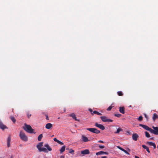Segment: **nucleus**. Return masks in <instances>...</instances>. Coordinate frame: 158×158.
<instances>
[{
  "label": "nucleus",
  "mask_w": 158,
  "mask_h": 158,
  "mask_svg": "<svg viewBox=\"0 0 158 158\" xmlns=\"http://www.w3.org/2000/svg\"><path fill=\"white\" fill-rule=\"evenodd\" d=\"M98 147L99 148H105V146H101L100 145H98Z\"/></svg>",
  "instance_id": "35"
},
{
  "label": "nucleus",
  "mask_w": 158,
  "mask_h": 158,
  "mask_svg": "<svg viewBox=\"0 0 158 158\" xmlns=\"http://www.w3.org/2000/svg\"><path fill=\"white\" fill-rule=\"evenodd\" d=\"M19 136L20 139L24 141H27L28 140L27 137L22 131H20Z\"/></svg>",
  "instance_id": "3"
},
{
  "label": "nucleus",
  "mask_w": 158,
  "mask_h": 158,
  "mask_svg": "<svg viewBox=\"0 0 158 158\" xmlns=\"http://www.w3.org/2000/svg\"><path fill=\"white\" fill-rule=\"evenodd\" d=\"M127 150H128V151L129 152H130V150L129 148H128V149H127Z\"/></svg>",
  "instance_id": "46"
},
{
  "label": "nucleus",
  "mask_w": 158,
  "mask_h": 158,
  "mask_svg": "<svg viewBox=\"0 0 158 158\" xmlns=\"http://www.w3.org/2000/svg\"><path fill=\"white\" fill-rule=\"evenodd\" d=\"M119 112L123 114H124L125 113V111H124V109L125 108L123 107H119Z\"/></svg>",
  "instance_id": "18"
},
{
  "label": "nucleus",
  "mask_w": 158,
  "mask_h": 158,
  "mask_svg": "<svg viewBox=\"0 0 158 158\" xmlns=\"http://www.w3.org/2000/svg\"><path fill=\"white\" fill-rule=\"evenodd\" d=\"M142 147L144 148V149H145L148 152V153H150V151L149 150V148H148V147H147V146H146V145H142Z\"/></svg>",
  "instance_id": "20"
},
{
  "label": "nucleus",
  "mask_w": 158,
  "mask_h": 158,
  "mask_svg": "<svg viewBox=\"0 0 158 158\" xmlns=\"http://www.w3.org/2000/svg\"><path fill=\"white\" fill-rule=\"evenodd\" d=\"M144 115L145 117L146 118L147 120V121H148V116H147V115L146 114H144Z\"/></svg>",
  "instance_id": "34"
},
{
  "label": "nucleus",
  "mask_w": 158,
  "mask_h": 158,
  "mask_svg": "<svg viewBox=\"0 0 158 158\" xmlns=\"http://www.w3.org/2000/svg\"><path fill=\"white\" fill-rule=\"evenodd\" d=\"M107 157L106 156H104L101 157V158H106Z\"/></svg>",
  "instance_id": "44"
},
{
  "label": "nucleus",
  "mask_w": 158,
  "mask_h": 158,
  "mask_svg": "<svg viewBox=\"0 0 158 158\" xmlns=\"http://www.w3.org/2000/svg\"><path fill=\"white\" fill-rule=\"evenodd\" d=\"M150 139L152 140L153 139V137L150 138Z\"/></svg>",
  "instance_id": "47"
},
{
  "label": "nucleus",
  "mask_w": 158,
  "mask_h": 158,
  "mask_svg": "<svg viewBox=\"0 0 158 158\" xmlns=\"http://www.w3.org/2000/svg\"><path fill=\"white\" fill-rule=\"evenodd\" d=\"M44 147L46 148V149L48 151H51L52 150V149L51 148L49 145L48 144H46L44 145Z\"/></svg>",
  "instance_id": "15"
},
{
  "label": "nucleus",
  "mask_w": 158,
  "mask_h": 158,
  "mask_svg": "<svg viewBox=\"0 0 158 158\" xmlns=\"http://www.w3.org/2000/svg\"><path fill=\"white\" fill-rule=\"evenodd\" d=\"M82 141L85 142H86L89 141L88 138L86 136H85L83 135H82Z\"/></svg>",
  "instance_id": "12"
},
{
  "label": "nucleus",
  "mask_w": 158,
  "mask_h": 158,
  "mask_svg": "<svg viewBox=\"0 0 158 158\" xmlns=\"http://www.w3.org/2000/svg\"><path fill=\"white\" fill-rule=\"evenodd\" d=\"M152 128L153 129H151V133L156 135H158V127L152 126Z\"/></svg>",
  "instance_id": "6"
},
{
  "label": "nucleus",
  "mask_w": 158,
  "mask_h": 158,
  "mask_svg": "<svg viewBox=\"0 0 158 158\" xmlns=\"http://www.w3.org/2000/svg\"><path fill=\"white\" fill-rule=\"evenodd\" d=\"M0 128L2 130H4L6 128H7L6 126L4 125L2 122L0 121Z\"/></svg>",
  "instance_id": "11"
},
{
  "label": "nucleus",
  "mask_w": 158,
  "mask_h": 158,
  "mask_svg": "<svg viewBox=\"0 0 158 158\" xmlns=\"http://www.w3.org/2000/svg\"><path fill=\"white\" fill-rule=\"evenodd\" d=\"M31 116V114L29 115V114H27V117L28 118H29Z\"/></svg>",
  "instance_id": "42"
},
{
  "label": "nucleus",
  "mask_w": 158,
  "mask_h": 158,
  "mask_svg": "<svg viewBox=\"0 0 158 158\" xmlns=\"http://www.w3.org/2000/svg\"><path fill=\"white\" fill-rule=\"evenodd\" d=\"M67 149H68V150L69 149V148H67L66 149V150H67Z\"/></svg>",
  "instance_id": "49"
},
{
  "label": "nucleus",
  "mask_w": 158,
  "mask_h": 158,
  "mask_svg": "<svg viewBox=\"0 0 158 158\" xmlns=\"http://www.w3.org/2000/svg\"><path fill=\"white\" fill-rule=\"evenodd\" d=\"M95 126L96 127L99 128L100 129L103 130L105 129V127L103 125L100 124H99L97 123H95Z\"/></svg>",
  "instance_id": "7"
},
{
  "label": "nucleus",
  "mask_w": 158,
  "mask_h": 158,
  "mask_svg": "<svg viewBox=\"0 0 158 158\" xmlns=\"http://www.w3.org/2000/svg\"><path fill=\"white\" fill-rule=\"evenodd\" d=\"M86 129L91 132L96 134H98L100 133V131L99 130L95 128H87Z\"/></svg>",
  "instance_id": "4"
},
{
  "label": "nucleus",
  "mask_w": 158,
  "mask_h": 158,
  "mask_svg": "<svg viewBox=\"0 0 158 158\" xmlns=\"http://www.w3.org/2000/svg\"><path fill=\"white\" fill-rule=\"evenodd\" d=\"M58 143H59V144H60V145H63V143H62V142L60 141L59 140L58 141Z\"/></svg>",
  "instance_id": "36"
},
{
  "label": "nucleus",
  "mask_w": 158,
  "mask_h": 158,
  "mask_svg": "<svg viewBox=\"0 0 158 158\" xmlns=\"http://www.w3.org/2000/svg\"><path fill=\"white\" fill-rule=\"evenodd\" d=\"M135 158H139V157L138 156H135Z\"/></svg>",
  "instance_id": "45"
},
{
  "label": "nucleus",
  "mask_w": 158,
  "mask_h": 158,
  "mask_svg": "<svg viewBox=\"0 0 158 158\" xmlns=\"http://www.w3.org/2000/svg\"><path fill=\"white\" fill-rule=\"evenodd\" d=\"M139 125L143 127L144 129L146 130L149 131L150 132H151V128H149L148 126L142 124H140Z\"/></svg>",
  "instance_id": "8"
},
{
  "label": "nucleus",
  "mask_w": 158,
  "mask_h": 158,
  "mask_svg": "<svg viewBox=\"0 0 158 158\" xmlns=\"http://www.w3.org/2000/svg\"><path fill=\"white\" fill-rule=\"evenodd\" d=\"M53 140L55 141L57 143H58V141H59V140H57L56 138H54Z\"/></svg>",
  "instance_id": "37"
},
{
  "label": "nucleus",
  "mask_w": 158,
  "mask_h": 158,
  "mask_svg": "<svg viewBox=\"0 0 158 158\" xmlns=\"http://www.w3.org/2000/svg\"><path fill=\"white\" fill-rule=\"evenodd\" d=\"M93 113L99 115H102V114L97 111L94 110L93 111Z\"/></svg>",
  "instance_id": "25"
},
{
  "label": "nucleus",
  "mask_w": 158,
  "mask_h": 158,
  "mask_svg": "<svg viewBox=\"0 0 158 158\" xmlns=\"http://www.w3.org/2000/svg\"><path fill=\"white\" fill-rule=\"evenodd\" d=\"M152 118L154 121H155L156 119L158 118V115L156 113L154 114H153Z\"/></svg>",
  "instance_id": "19"
},
{
  "label": "nucleus",
  "mask_w": 158,
  "mask_h": 158,
  "mask_svg": "<svg viewBox=\"0 0 158 158\" xmlns=\"http://www.w3.org/2000/svg\"><path fill=\"white\" fill-rule=\"evenodd\" d=\"M153 147L155 149L156 148V145L155 143L154 144V145L153 146Z\"/></svg>",
  "instance_id": "40"
},
{
  "label": "nucleus",
  "mask_w": 158,
  "mask_h": 158,
  "mask_svg": "<svg viewBox=\"0 0 158 158\" xmlns=\"http://www.w3.org/2000/svg\"><path fill=\"white\" fill-rule=\"evenodd\" d=\"M103 154L107 155L108 154V153L107 152H104L103 151H101L96 153V154L97 155H100L102 154Z\"/></svg>",
  "instance_id": "14"
},
{
  "label": "nucleus",
  "mask_w": 158,
  "mask_h": 158,
  "mask_svg": "<svg viewBox=\"0 0 158 158\" xmlns=\"http://www.w3.org/2000/svg\"><path fill=\"white\" fill-rule=\"evenodd\" d=\"M122 130H123L121 128H119L117 129L116 132H114V133L118 134L119 133L120 131H122Z\"/></svg>",
  "instance_id": "23"
},
{
  "label": "nucleus",
  "mask_w": 158,
  "mask_h": 158,
  "mask_svg": "<svg viewBox=\"0 0 158 158\" xmlns=\"http://www.w3.org/2000/svg\"><path fill=\"white\" fill-rule=\"evenodd\" d=\"M102 120L104 122H111L113 120L110 119H108L105 116H102L100 117Z\"/></svg>",
  "instance_id": "5"
},
{
  "label": "nucleus",
  "mask_w": 158,
  "mask_h": 158,
  "mask_svg": "<svg viewBox=\"0 0 158 158\" xmlns=\"http://www.w3.org/2000/svg\"><path fill=\"white\" fill-rule=\"evenodd\" d=\"M89 110L90 112H92V111H93L91 109H89Z\"/></svg>",
  "instance_id": "43"
},
{
  "label": "nucleus",
  "mask_w": 158,
  "mask_h": 158,
  "mask_svg": "<svg viewBox=\"0 0 158 158\" xmlns=\"http://www.w3.org/2000/svg\"><path fill=\"white\" fill-rule=\"evenodd\" d=\"M112 107L111 106H109L106 109V110H107V111H110V110L111 109H112Z\"/></svg>",
  "instance_id": "32"
},
{
  "label": "nucleus",
  "mask_w": 158,
  "mask_h": 158,
  "mask_svg": "<svg viewBox=\"0 0 158 158\" xmlns=\"http://www.w3.org/2000/svg\"><path fill=\"white\" fill-rule=\"evenodd\" d=\"M69 116L70 117H71L73 118L76 121H77L78 122L80 121V120L79 119H77L76 117L75 114L74 113H72L71 114H70L69 115Z\"/></svg>",
  "instance_id": "9"
},
{
  "label": "nucleus",
  "mask_w": 158,
  "mask_h": 158,
  "mask_svg": "<svg viewBox=\"0 0 158 158\" xmlns=\"http://www.w3.org/2000/svg\"><path fill=\"white\" fill-rule=\"evenodd\" d=\"M157 148H158V145L157 146Z\"/></svg>",
  "instance_id": "52"
},
{
  "label": "nucleus",
  "mask_w": 158,
  "mask_h": 158,
  "mask_svg": "<svg viewBox=\"0 0 158 158\" xmlns=\"http://www.w3.org/2000/svg\"><path fill=\"white\" fill-rule=\"evenodd\" d=\"M118 94L119 96H122L123 95V94L121 91H118Z\"/></svg>",
  "instance_id": "29"
},
{
  "label": "nucleus",
  "mask_w": 158,
  "mask_h": 158,
  "mask_svg": "<svg viewBox=\"0 0 158 158\" xmlns=\"http://www.w3.org/2000/svg\"><path fill=\"white\" fill-rule=\"evenodd\" d=\"M46 119L47 120H49L48 117V115H46Z\"/></svg>",
  "instance_id": "39"
},
{
  "label": "nucleus",
  "mask_w": 158,
  "mask_h": 158,
  "mask_svg": "<svg viewBox=\"0 0 158 158\" xmlns=\"http://www.w3.org/2000/svg\"><path fill=\"white\" fill-rule=\"evenodd\" d=\"M145 134L147 138H149L150 137V135L149 133L147 131H145Z\"/></svg>",
  "instance_id": "27"
},
{
  "label": "nucleus",
  "mask_w": 158,
  "mask_h": 158,
  "mask_svg": "<svg viewBox=\"0 0 158 158\" xmlns=\"http://www.w3.org/2000/svg\"><path fill=\"white\" fill-rule=\"evenodd\" d=\"M60 158H64V156H61V157H60Z\"/></svg>",
  "instance_id": "48"
},
{
  "label": "nucleus",
  "mask_w": 158,
  "mask_h": 158,
  "mask_svg": "<svg viewBox=\"0 0 158 158\" xmlns=\"http://www.w3.org/2000/svg\"><path fill=\"white\" fill-rule=\"evenodd\" d=\"M138 120H139L140 121H141L143 119V117H142V116H140L138 118Z\"/></svg>",
  "instance_id": "30"
},
{
  "label": "nucleus",
  "mask_w": 158,
  "mask_h": 158,
  "mask_svg": "<svg viewBox=\"0 0 158 158\" xmlns=\"http://www.w3.org/2000/svg\"><path fill=\"white\" fill-rule=\"evenodd\" d=\"M139 137V135L136 133H134L132 135V139L134 141H137Z\"/></svg>",
  "instance_id": "10"
},
{
  "label": "nucleus",
  "mask_w": 158,
  "mask_h": 158,
  "mask_svg": "<svg viewBox=\"0 0 158 158\" xmlns=\"http://www.w3.org/2000/svg\"><path fill=\"white\" fill-rule=\"evenodd\" d=\"M10 119L13 121V122L14 123L16 122V119L13 116H10Z\"/></svg>",
  "instance_id": "22"
},
{
  "label": "nucleus",
  "mask_w": 158,
  "mask_h": 158,
  "mask_svg": "<svg viewBox=\"0 0 158 158\" xmlns=\"http://www.w3.org/2000/svg\"><path fill=\"white\" fill-rule=\"evenodd\" d=\"M11 137L10 135H9L7 138V146L8 147L10 146V142L11 141Z\"/></svg>",
  "instance_id": "16"
},
{
  "label": "nucleus",
  "mask_w": 158,
  "mask_h": 158,
  "mask_svg": "<svg viewBox=\"0 0 158 158\" xmlns=\"http://www.w3.org/2000/svg\"><path fill=\"white\" fill-rule=\"evenodd\" d=\"M74 152V151L73 149H69V153H71L72 154H73Z\"/></svg>",
  "instance_id": "28"
},
{
  "label": "nucleus",
  "mask_w": 158,
  "mask_h": 158,
  "mask_svg": "<svg viewBox=\"0 0 158 158\" xmlns=\"http://www.w3.org/2000/svg\"><path fill=\"white\" fill-rule=\"evenodd\" d=\"M114 115L118 117H120L121 116V115L120 114H114Z\"/></svg>",
  "instance_id": "33"
},
{
  "label": "nucleus",
  "mask_w": 158,
  "mask_h": 158,
  "mask_svg": "<svg viewBox=\"0 0 158 158\" xmlns=\"http://www.w3.org/2000/svg\"><path fill=\"white\" fill-rule=\"evenodd\" d=\"M98 142L99 143H103V141H102V140H100Z\"/></svg>",
  "instance_id": "41"
},
{
  "label": "nucleus",
  "mask_w": 158,
  "mask_h": 158,
  "mask_svg": "<svg viewBox=\"0 0 158 158\" xmlns=\"http://www.w3.org/2000/svg\"><path fill=\"white\" fill-rule=\"evenodd\" d=\"M43 143V142H41L36 145V147L38 149L39 152H44L46 153L48 152V151L47 150L46 148H41Z\"/></svg>",
  "instance_id": "2"
},
{
  "label": "nucleus",
  "mask_w": 158,
  "mask_h": 158,
  "mask_svg": "<svg viewBox=\"0 0 158 158\" xmlns=\"http://www.w3.org/2000/svg\"><path fill=\"white\" fill-rule=\"evenodd\" d=\"M65 148V146H63L61 148V149L60 150V153H62V152H64Z\"/></svg>",
  "instance_id": "21"
},
{
  "label": "nucleus",
  "mask_w": 158,
  "mask_h": 158,
  "mask_svg": "<svg viewBox=\"0 0 158 158\" xmlns=\"http://www.w3.org/2000/svg\"><path fill=\"white\" fill-rule=\"evenodd\" d=\"M52 127V125L51 123H48L45 126V128L47 129H50Z\"/></svg>",
  "instance_id": "17"
},
{
  "label": "nucleus",
  "mask_w": 158,
  "mask_h": 158,
  "mask_svg": "<svg viewBox=\"0 0 158 158\" xmlns=\"http://www.w3.org/2000/svg\"><path fill=\"white\" fill-rule=\"evenodd\" d=\"M59 118H60V117H59V118H58V119H59Z\"/></svg>",
  "instance_id": "51"
},
{
  "label": "nucleus",
  "mask_w": 158,
  "mask_h": 158,
  "mask_svg": "<svg viewBox=\"0 0 158 158\" xmlns=\"http://www.w3.org/2000/svg\"><path fill=\"white\" fill-rule=\"evenodd\" d=\"M123 152H124L126 154H127L128 155H129V153L125 150H124V151H123Z\"/></svg>",
  "instance_id": "38"
},
{
  "label": "nucleus",
  "mask_w": 158,
  "mask_h": 158,
  "mask_svg": "<svg viewBox=\"0 0 158 158\" xmlns=\"http://www.w3.org/2000/svg\"><path fill=\"white\" fill-rule=\"evenodd\" d=\"M131 105H130V106H129V107H131Z\"/></svg>",
  "instance_id": "50"
},
{
  "label": "nucleus",
  "mask_w": 158,
  "mask_h": 158,
  "mask_svg": "<svg viewBox=\"0 0 158 158\" xmlns=\"http://www.w3.org/2000/svg\"><path fill=\"white\" fill-rule=\"evenodd\" d=\"M81 153L83 155L89 154V150L85 149L81 152Z\"/></svg>",
  "instance_id": "13"
},
{
  "label": "nucleus",
  "mask_w": 158,
  "mask_h": 158,
  "mask_svg": "<svg viewBox=\"0 0 158 158\" xmlns=\"http://www.w3.org/2000/svg\"><path fill=\"white\" fill-rule=\"evenodd\" d=\"M23 129L27 132L29 133L35 134V132H34V129L32 128L31 126L27 125L26 123L24 124V126L23 127Z\"/></svg>",
  "instance_id": "1"
},
{
  "label": "nucleus",
  "mask_w": 158,
  "mask_h": 158,
  "mask_svg": "<svg viewBox=\"0 0 158 158\" xmlns=\"http://www.w3.org/2000/svg\"><path fill=\"white\" fill-rule=\"evenodd\" d=\"M43 137V135L42 134H40L38 137V139L39 141L41 140L42 138Z\"/></svg>",
  "instance_id": "24"
},
{
  "label": "nucleus",
  "mask_w": 158,
  "mask_h": 158,
  "mask_svg": "<svg viewBox=\"0 0 158 158\" xmlns=\"http://www.w3.org/2000/svg\"><path fill=\"white\" fill-rule=\"evenodd\" d=\"M11 158H12V157H11Z\"/></svg>",
  "instance_id": "53"
},
{
  "label": "nucleus",
  "mask_w": 158,
  "mask_h": 158,
  "mask_svg": "<svg viewBox=\"0 0 158 158\" xmlns=\"http://www.w3.org/2000/svg\"><path fill=\"white\" fill-rule=\"evenodd\" d=\"M147 143L150 146H153L155 143L152 142H147Z\"/></svg>",
  "instance_id": "26"
},
{
  "label": "nucleus",
  "mask_w": 158,
  "mask_h": 158,
  "mask_svg": "<svg viewBox=\"0 0 158 158\" xmlns=\"http://www.w3.org/2000/svg\"><path fill=\"white\" fill-rule=\"evenodd\" d=\"M117 148L123 152L124 151V150H125V149H123V148H122L120 147L119 146H117Z\"/></svg>",
  "instance_id": "31"
}]
</instances>
